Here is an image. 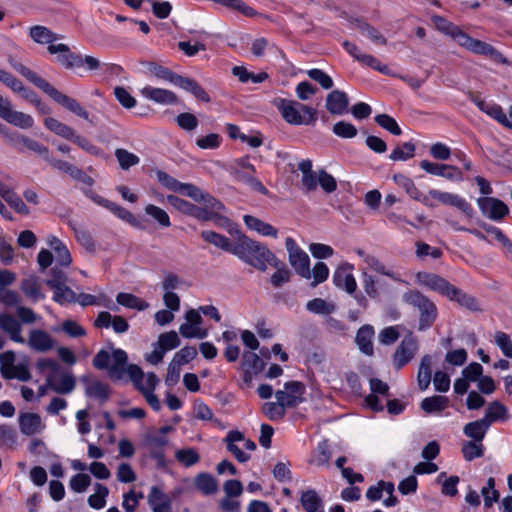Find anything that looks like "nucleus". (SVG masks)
Returning a JSON list of instances; mask_svg holds the SVG:
<instances>
[{"instance_id":"1","label":"nucleus","mask_w":512,"mask_h":512,"mask_svg":"<svg viewBox=\"0 0 512 512\" xmlns=\"http://www.w3.org/2000/svg\"><path fill=\"white\" fill-rule=\"evenodd\" d=\"M9 64L12 68L18 72L20 75L25 77L29 82L35 85L37 88L42 90L45 94H47L51 99H53L58 104L65 107L70 112L75 115L88 120L89 114L88 112L81 106V104L74 98H71L60 91H58L54 86H52L47 80L39 76L36 72L32 71L27 66L18 62L14 58L9 59Z\"/></svg>"},{"instance_id":"2","label":"nucleus","mask_w":512,"mask_h":512,"mask_svg":"<svg viewBox=\"0 0 512 512\" xmlns=\"http://www.w3.org/2000/svg\"><path fill=\"white\" fill-rule=\"evenodd\" d=\"M234 255L248 265L265 272L277 257L266 245L241 235L235 242Z\"/></svg>"},{"instance_id":"3","label":"nucleus","mask_w":512,"mask_h":512,"mask_svg":"<svg viewBox=\"0 0 512 512\" xmlns=\"http://www.w3.org/2000/svg\"><path fill=\"white\" fill-rule=\"evenodd\" d=\"M403 303L412 306L419 313L418 330L425 331L437 319L438 310L435 303L419 290H408L402 295Z\"/></svg>"},{"instance_id":"4","label":"nucleus","mask_w":512,"mask_h":512,"mask_svg":"<svg viewBox=\"0 0 512 512\" xmlns=\"http://www.w3.org/2000/svg\"><path fill=\"white\" fill-rule=\"evenodd\" d=\"M127 353L120 349H114L112 356L106 350H100L93 359L95 368L108 370V375L112 380H121L127 374Z\"/></svg>"},{"instance_id":"5","label":"nucleus","mask_w":512,"mask_h":512,"mask_svg":"<svg viewBox=\"0 0 512 512\" xmlns=\"http://www.w3.org/2000/svg\"><path fill=\"white\" fill-rule=\"evenodd\" d=\"M277 108L285 121L292 125H313L317 120V111L298 101L280 99Z\"/></svg>"},{"instance_id":"6","label":"nucleus","mask_w":512,"mask_h":512,"mask_svg":"<svg viewBox=\"0 0 512 512\" xmlns=\"http://www.w3.org/2000/svg\"><path fill=\"white\" fill-rule=\"evenodd\" d=\"M285 247L288 252V260L294 271L302 278H311L310 258L291 237L286 238Z\"/></svg>"},{"instance_id":"7","label":"nucleus","mask_w":512,"mask_h":512,"mask_svg":"<svg viewBox=\"0 0 512 512\" xmlns=\"http://www.w3.org/2000/svg\"><path fill=\"white\" fill-rule=\"evenodd\" d=\"M0 118L21 129H29L34 125L30 115L14 111L11 102L2 96H0Z\"/></svg>"},{"instance_id":"8","label":"nucleus","mask_w":512,"mask_h":512,"mask_svg":"<svg viewBox=\"0 0 512 512\" xmlns=\"http://www.w3.org/2000/svg\"><path fill=\"white\" fill-rule=\"evenodd\" d=\"M416 283L429 290L438 292L439 294L449 297L454 287L450 282L435 273L418 272L415 276Z\"/></svg>"},{"instance_id":"9","label":"nucleus","mask_w":512,"mask_h":512,"mask_svg":"<svg viewBox=\"0 0 512 512\" xmlns=\"http://www.w3.org/2000/svg\"><path fill=\"white\" fill-rule=\"evenodd\" d=\"M418 350L417 339L412 335H406L393 355L394 367L399 370L410 362Z\"/></svg>"},{"instance_id":"10","label":"nucleus","mask_w":512,"mask_h":512,"mask_svg":"<svg viewBox=\"0 0 512 512\" xmlns=\"http://www.w3.org/2000/svg\"><path fill=\"white\" fill-rule=\"evenodd\" d=\"M285 390L275 393L276 399L282 401L286 407L294 408L304 401L305 386L298 381H289L284 385Z\"/></svg>"},{"instance_id":"11","label":"nucleus","mask_w":512,"mask_h":512,"mask_svg":"<svg viewBox=\"0 0 512 512\" xmlns=\"http://www.w3.org/2000/svg\"><path fill=\"white\" fill-rule=\"evenodd\" d=\"M477 204L483 215L494 221L502 220L509 213L508 206L494 197H481Z\"/></svg>"},{"instance_id":"12","label":"nucleus","mask_w":512,"mask_h":512,"mask_svg":"<svg viewBox=\"0 0 512 512\" xmlns=\"http://www.w3.org/2000/svg\"><path fill=\"white\" fill-rule=\"evenodd\" d=\"M127 374L135 387L144 395L147 403L152 407V409L155 411L160 410L161 404L158 397L153 393V391L150 392L144 387V373L142 369L135 364H130L127 367Z\"/></svg>"},{"instance_id":"13","label":"nucleus","mask_w":512,"mask_h":512,"mask_svg":"<svg viewBox=\"0 0 512 512\" xmlns=\"http://www.w3.org/2000/svg\"><path fill=\"white\" fill-rule=\"evenodd\" d=\"M168 203L176 208L178 211L193 216L201 221H210L213 220V214L208 212L207 209H202L182 198H179L175 195L167 196Z\"/></svg>"},{"instance_id":"14","label":"nucleus","mask_w":512,"mask_h":512,"mask_svg":"<svg viewBox=\"0 0 512 512\" xmlns=\"http://www.w3.org/2000/svg\"><path fill=\"white\" fill-rule=\"evenodd\" d=\"M80 380L84 385L87 397L98 399L101 403L106 402L110 398V387L108 384L92 375H84Z\"/></svg>"},{"instance_id":"15","label":"nucleus","mask_w":512,"mask_h":512,"mask_svg":"<svg viewBox=\"0 0 512 512\" xmlns=\"http://www.w3.org/2000/svg\"><path fill=\"white\" fill-rule=\"evenodd\" d=\"M47 50L50 54H57V61L66 69L82 66V55L72 52L66 44L48 45Z\"/></svg>"},{"instance_id":"16","label":"nucleus","mask_w":512,"mask_h":512,"mask_svg":"<svg viewBox=\"0 0 512 512\" xmlns=\"http://www.w3.org/2000/svg\"><path fill=\"white\" fill-rule=\"evenodd\" d=\"M427 197L429 199L430 198L436 199L443 204L454 206V207L458 208L461 212H463L465 215H467L469 217L472 216L473 209H472L471 205L464 198H462L456 194L442 192V191H439L436 189H431L428 192Z\"/></svg>"},{"instance_id":"17","label":"nucleus","mask_w":512,"mask_h":512,"mask_svg":"<svg viewBox=\"0 0 512 512\" xmlns=\"http://www.w3.org/2000/svg\"><path fill=\"white\" fill-rule=\"evenodd\" d=\"M420 167L429 174L441 176L449 180L461 181L463 179L462 172L455 166L422 160Z\"/></svg>"},{"instance_id":"18","label":"nucleus","mask_w":512,"mask_h":512,"mask_svg":"<svg viewBox=\"0 0 512 512\" xmlns=\"http://www.w3.org/2000/svg\"><path fill=\"white\" fill-rule=\"evenodd\" d=\"M352 266L344 264L338 267L333 274V282L338 288L344 289L347 293L352 294L356 291V280L351 273Z\"/></svg>"},{"instance_id":"19","label":"nucleus","mask_w":512,"mask_h":512,"mask_svg":"<svg viewBox=\"0 0 512 512\" xmlns=\"http://www.w3.org/2000/svg\"><path fill=\"white\" fill-rule=\"evenodd\" d=\"M140 92L143 97L158 104L173 105L178 102L177 95L170 90L146 86Z\"/></svg>"},{"instance_id":"20","label":"nucleus","mask_w":512,"mask_h":512,"mask_svg":"<svg viewBox=\"0 0 512 512\" xmlns=\"http://www.w3.org/2000/svg\"><path fill=\"white\" fill-rule=\"evenodd\" d=\"M393 180L395 183L403 188L406 193L414 200L422 202L424 205L428 207H434L435 205L429 201V198L423 195L419 189L416 187L412 179L403 175V174H395L393 176Z\"/></svg>"},{"instance_id":"21","label":"nucleus","mask_w":512,"mask_h":512,"mask_svg":"<svg viewBox=\"0 0 512 512\" xmlns=\"http://www.w3.org/2000/svg\"><path fill=\"white\" fill-rule=\"evenodd\" d=\"M349 99L345 92L333 90L326 97L325 107L334 115H342L347 111Z\"/></svg>"},{"instance_id":"22","label":"nucleus","mask_w":512,"mask_h":512,"mask_svg":"<svg viewBox=\"0 0 512 512\" xmlns=\"http://www.w3.org/2000/svg\"><path fill=\"white\" fill-rule=\"evenodd\" d=\"M0 328L5 333L9 334L10 339L17 343H24L25 339L21 335L22 326L14 316L8 313L0 314Z\"/></svg>"},{"instance_id":"23","label":"nucleus","mask_w":512,"mask_h":512,"mask_svg":"<svg viewBox=\"0 0 512 512\" xmlns=\"http://www.w3.org/2000/svg\"><path fill=\"white\" fill-rule=\"evenodd\" d=\"M148 503L153 512H172L171 499L158 486H153L148 495Z\"/></svg>"},{"instance_id":"24","label":"nucleus","mask_w":512,"mask_h":512,"mask_svg":"<svg viewBox=\"0 0 512 512\" xmlns=\"http://www.w3.org/2000/svg\"><path fill=\"white\" fill-rule=\"evenodd\" d=\"M19 428L24 435L32 436L41 432L44 425L37 413L25 412L19 415Z\"/></svg>"},{"instance_id":"25","label":"nucleus","mask_w":512,"mask_h":512,"mask_svg":"<svg viewBox=\"0 0 512 512\" xmlns=\"http://www.w3.org/2000/svg\"><path fill=\"white\" fill-rule=\"evenodd\" d=\"M28 345L35 351L46 352L54 347V340L46 331L34 329L29 333Z\"/></svg>"},{"instance_id":"26","label":"nucleus","mask_w":512,"mask_h":512,"mask_svg":"<svg viewBox=\"0 0 512 512\" xmlns=\"http://www.w3.org/2000/svg\"><path fill=\"white\" fill-rule=\"evenodd\" d=\"M229 173L234 177V179L238 182L248 184L253 190L267 195L268 190L264 187V185L257 178L254 177L255 171L239 170L237 168H228Z\"/></svg>"},{"instance_id":"27","label":"nucleus","mask_w":512,"mask_h":512,"mask_svg":"<svg viewBox=\"0 0 512 512\" xmlns=\"http://www.w3.org/2000/svg\"><path fill=\"white\" fill-rule=\"evenodd\" d=\"M450 301L457 302L461 307L466 308L469 311L472 312H481L482 308L479 304L478 300L470 295L462 291L461 289L457 287H453L450 296L448 297Z\"/></svg>"},{"instance_id":"28","label":"nucleus","mask_w":512,"mask_h":512,"mask_svg":"<svg viewBox=\"0 0 512 512\" xmlns=\"http://www.w3.org/2000/svg\"><path fill=\"white\" fill-rule=\"evenodd\" d=\"M47 386L56 393L69 394L75 388V378L72 374L64 373L59 378L54 379L52 376L47 378Z\"/></svg>"},{"instance_id":"29","label":"nucleus","mask_w":512,"mask_h":512,"mask_svg":"<svg viewBox=\"0 0 512 512\" xmlns=\"http://www.w3.org/2000/svg\"><path fill=\"white\" fill-rule=\"evenodd\" d=\"M244 441V435L242 432L234 430L228 432L227 436L224 438V442L226 443L227 450L232 453L235 458L241 462H247L250 459V455L244 453L235 443Z\"/></svg>"},{"instance_id":"30","label":"nucleus","mask_w":512,"mask_h":512,"mask_svg":"<svg viewBox=\"0 0 512 512\" xmlns=\"http://www.w3.org/2000/svg\"><path fill=\"white\" fill-rule=\"evenodd\" d=\"M300 503L305 512H325L323 500L314 489L303 491L300 496Z\"/></svg>"},{"instance_id":"31","label":"nucleus","mask_w":512,"mask_h":512,"mask_svg":"<svg viewBox=\"0 0 512 512\" xmlns=\"http://www.w3.org/2000/svg\"><path fill=\"white\" fill-rule=\"evenodd\" d=\"M243 220L250 230L256 231L262 236H270L273 238H277L278 236V230L274 226L260 220L257 217L245 215Z\"/></svg>"},{"instance_id":"32","label":"nucleus","mask_w":512,"mask_h":512,"mask_svg":"<svg viewBox=\"0 0 512 512\" xmlns=\"http://www.w3.org/2000/svg\"><path fill=\"white\" fill-rule=\"evenodd\" d=\"M490 425L484 418L467 423L464 428V434L475 442H482Z\"/></svg>"},{"instance_id":"33","label":"nucleus","mask_w":512,"mask_h":512,"mask_svg":"<svg viewBox=\"0 0 512 512\" xmlns=\"http://www.w3.org/2000/svg\"><path fill=\"white\" fill-rule=\"evenodd\" d=\"M44 125L51 132L71 142L77 134V132L72 127L60 122L53 117L46 118L44 120Z\"/></svg>"},{"instance_id":"34","label":"nucleus","mask_w":512,"mask_h":512,"mask_svg":"<svg viewBox=\"0 0 512 512\" xmlns=\"http://www.w3.org/2000/svg\"><path fill=\"white\" fill-rule=\"evenodd\" d=\"M44 125L51 132L71 142L77 134V132L72 127L60 122L53 117L46 118L44 120Z\"/></svg>"},{"instance_id":"35","label":"nucleus","mask_w":512,"mask_h":512,"mask_svg":"<svg viewBox=\"0 0 512 512\" xmlns=\"http://www.w3.org/2000/svg\"><path fill=\"white\" fill-rule=\"evenodd\" d=\"M44 125L51 132L71 142L77 134V132L72 127L60 122L53 117L46 118L44 120Z\"/></svg>"},{"instance_id":"36","label":"nucleus","mask_w":512,"mask_h":512,"mask_svg":"<svg viewBox=\"0 0 512 512\" xmlns=\"http://www.w3.org/2000/svg\"><path fill=\"white\" fill-rule=\"evenodd\" d=\"M270 266L276 269L270 278V283L273 287L280 288L282 285L290 281L291 271L287 268L284 262L276 257L275 262H272Z\"/></svg>"},{"instance_id":"37","label":"nucleus","mask_w":512,"mask_h":512,"mask_svg":"<svg viewBox=\"0 0 512 512\" xmlns=\"http://www.w3.org/2000/svg\"><path fill=\"white\" fill-rule=\"evenodd\" d=\"M29 36L38 44L54 45L53 42L59 39V36L49 28L42 25H35L29 28Z\"/></svg>"},{"instance_id":"38","label":"nucleus","mask_w":512,"mask_h":512,"mask_svg":"<svg viewBox=\"0 0 512 512\" xmlns=\"http://www.w3.org/2000/svg\"><path fill=\"white\" fill-rule=\"evenodd\" d=\"M432 363V357L428 354L424 355L421 358L417 375L418 387L421 391L426 390L430 385L432 375Z\"/></svg>"},{"instance_id":"39","label":"nucleus","mask_w":512,"mask_h":512,"mask_svg":"<svg viewBox=\"0 0 512 512\" xmlns=\"http://www.w3.org/2000/svg\"><path fill=\"white\" fill-rule=\"evenodd\" d=\"M374 335L373 327L370 325L362 326L356 334V342L359 349L366 355L371 356L373 354L372 338Z\"/></svg>"},{"instance_id":"40","label":"nucleus","mask_w":512,"mask_h":512,"mask_svg":"<svg viewBox=\"0 0 512 512\" xmlns=\"http://www.w3.org/2000/svg\"><path fill=\"white\" fill-rule=\"evenodd\" d=\"M201 237L204 241L234 255L235 242L231 243L228 237L210 230L202 231Z\"/></svg>"},{"instance_id":"41","label":"nucleus","mask_w":512,"mask_h":512,"mask_svg":"<svg viewBox=\"0 0 512 512\" xmlns=\"http://www.w3.org/2000/svg\"><path fill=\"white\" fill-rule=\"evenodd\" d=\"M21 291L33 301H37L44 298V294L41 291V283L36 276H29L21 281Z\"/></svg>"},{"instance_id":"42","label":"nucleus","mask_w":512,"mask_h":512,"mask_svg":"<svg viewBox=\"0 0 512 512\" xmlns=\"http://www.w3.org/2000/svg\"><path fill=\"white\" fill-rule=\"evenodd\" d=\"M483 418L489 425L496 421H506L509 418L508 409L499 401L490 402Z\"/></svg>"},{"instance_id":"43","label":"nucleus","mask_w":512,"mask_h":512,"mask_svg":"<svg viewBox=\"0 0 512 512\" xmlns=\"http://www.w3.org/2000/svg\"><path fill=\"white\" fill-rule=\"evenodd\" d=\"M197 202L203 203L204 207L202 209H207L208 212L213 214V220L215 221H226L227 219L218 215V212L224 209L223 204L213 197L211 194L203 192L202 196L198 199Z\"/></svg>"},{"instance_id":"44","label":"nucleus","mask_w":512,"mask_h":512,"mask_svg":"<svg viewBox=\"0 0 512 512\" xmlns=\"http://www.w3.org/2000/svg\"><path fill=\"white\" fill-rule=\"evenodd\" d=\"M195 487L205 495L214 494L217 491V482L209 473H200L195 477Z\"/></svg>"},{"instance_id":"45","label":"nucleus","mask_w":512,"mask_h":512,"mask_svg":"<svg viewBox=\"0 0 512 512\" xmlns=\"http://www.w3.org/2000/svg\"><path fill=\"white\" fill-rule=\"evenodd\" d=\"M448 398L446 396L426 397L422 400L420 406L426 413L441 412L448 406Z\"/></svg>"},{"instance_id":"46","label":"nucleus","mask_w":512,"mask_h":512,"mask_svg":"<svg viewBox=\"0 0 512 512\" xmlns=\"http://www.w3.org/2000/svg\"><path fill=\"white\" fill-rule=\"evenodd\" d=\"M145 65L147 70L156 78L175 84L179 74L174 73L171 69L156 62H147Z\"/></svg>"},{"instance_id":"47","label":"nucleus","mask_w":512,"mask_h":512,"mask_svg":"<svg viewBox=\"0 0 512 512\" xmlns=\"http://www.w3.org/2000/svg\"><path fill=\"white\" fill-rule=\"evenodd\" d=\"M331 459V452L327 441L319 443L315 451L311 454L309 463L317 467L324 466L329 463Z\"/></svg>"},{"instance_id":"48","label":"nucleus","mask_w":512,"mask_h":512,"mask_svg":"<svg viewBox=\"0 0 512 512\" xmlns=\"http://www.w3.org/2000/svg\"><path fill=\"white\" fill-rule=\"evenodd\" d=\"M116 301L120 305L139 311L145 310L149 306L147 302L130 293H119Z\"/></svg>"},{"instance_id":"49","label":"nucleus","mask_w":512,"mask_h":512,"mask_svg":"<svg viewBox=\"0 0 512 512\" xmlns=\"http://www.w3.org/2000/svg\"><path fill=\"white\" fill-rule=\"evenodd\" d=\"M265 367L264 361L254 352H244L242 355L241 368L260 373Z\"/></svg>"},{"instance_id":"50","label":"nucleus","mask_w":512,"mask_h":512,"mask_svg":"<svg viewBox=\"0 0 512 512\" xmlns=\"http://www.w3.org/2000/svg\"><path fill=\"white\" fill-rule=\"evenodd\" d=\"M175 459L185 467H191L200 460L199 453L195 448H183L175 452Z\"/></svg>"},{"instance_id":"51","label":"nucleus","mask_w":512,"mask_h":512,"mask_svg":"<svg viewBox=\"0 0 512 512\" xmlns=\"http://www.w3.org/2000/svg\"><path fill=\"white\" fill-rule=\"evenodd\" d=\"M285 404L282 401L266 402L262 406V412L272 421L280 420L285 416Z\"/></svg>"},{"instance_id":"52","label":"nucleus","mask_w":512,"mask_h":512,"mask_svg":"<svg viewBox=\"0 0 512 512\" xmlns=\"http://www.w3.org/2000/svg\"><path fill=\"white\" fill-rule=\"evenodd\" d=\"M468 50L476 54L489 56L493 59H497L499 56H501V54L493 46L478 39H472Z\"/></svg>"},{"instance_id":"53","label":"nucleus","mask_w":512,"mask_h":512,"mask_svg":"<svg viewBox=\"0 0 512 512\" xmlns=\"http://www.w3.org/2000/svg\"><path fill=\"white\" fill-rule=\"evenodd\" d=\"M415 155V145L411 142H406L402 146L396 147L389 158L392 161H406L413 158Z\"/></svg>"},{"instance_id":"54","label":"nucleus","mask_w":512,"mask_h":512,"mask_svg":"<svg viewBox=\"0 0 512 512\" xmlns=\"http://www.w3.org/2000/svg\"><path fill=\"white\" fill-rule=\"evenodd\" d=\"M96 493L88 497V504L94 509H101L105 506L109 490L106 486L97 483L95 485Z\"/></svg>"},{"instance_id":"55","label":"nucleus","mask_w":512,"mask_h":512,"mask_svg":"<svg viewBox=\"0 0 512 512\" xmlns=\"http://www.w3.org/2000/svg\"><path fill=\"white\" fill-rule=\"evenodd\" d=\"M145 212L157 221L161 227H169L171 225L169 215L162 208L153 204H148L145 207Z\"/></svg>"},{"instance_id":"56","label":"nucleus","mask_w":512,"mask_h":512,"mask_svg":"<svg viewBox=\"0 0 512 512\" xmlns=\"http://www.w3.org/2000/svg\"><path fill=\"white\" fill-rule=\"evenodd\" d=\"M365 262L372 270L380 274L386 275L393 279L394 281L406 283L405 281L401 280L395 273H393L390 270H387L385 265L382 262H380L375 256L366 255Z\"/></svg>"},{"instance_id":"57","label":"nucleus","mask_w":512,"mask_h":512,"mask_svg":"<svg viewBox=\"0 0 512 512\" xmlns=\"http://www.w3.org/2000/svg\"><path fill=\"white\" fill-rule=\"evenodd\" d=\"M157 345L166 352L177 348L180 345V339L175 331L165 332L159 335Z\"/></svg>"},{"instance_id":"58","label":"nucleus","mask_w":512,"mask_h":512,"mask_svg":"<svg viewBox=\"0 0 512 512\" xmlns=\"http://www.w3.org/2000/svg\"><path fill=\"white\" fill-rule=\"evenodd\" d=\"M481 494L484 498V505L491 507L494 502L499 500V492L495 489V479L493 477L488 478L487 485L481 490Z\"/></svg>"},{"instance_id":"59","label":"nucleus","mask_w":512,"mask_h":512,"mask_svg":"<svg viewBox=\"0 0 512 512\" xmlns=\"http://www.w3.org/2000/svg\"><path fill=\"white\" fill-rule=\"evenodd\" d=\"M306 309L312 313L329 315L334 311V305L321 298H315L307 302Z\"/></svg>"},{"instance_id":"60","label":"nucleus","mask_w":512,"mask_h":512,"mask_svg":"<svg viewBox=\"0 0 512 512\" xmlns=\"http://www.w3.org/2000/svg\"><path fill=\"white\" fill-rule=\"evenodd\" d=\"M115 157L117 158L119 165L123 170H127L131 166L137 165L139 163V157L133 153H130L126 149H116Z\"/></svg>"},{"instance_id":"61","label":"nucleus","mask_w":512,"mask_h":512,"mask_svg":"<svg viewBox=\"0 0 512 512\" xmlns=\"http://www.w3.org/2000/svg\"><path fill=\"white\" fill-rule=\"evenodd\" d=\"M462 453L467 461L482 457L484 453L483 445L481 442H475L474 440L465 442L462 447Z\"/></svg>"},{"instance_id":"62","label":"nucleus","mask_w":512,"mask_h":512,"mask_svg":"<svg viewBox=\"0 0 512 512\" xmlns=\"http://www.w3.org/2000/svg\"><path fill=\"white\" fill-rule=\"evenodd\" d=\"M54 290V301L63 304V303H74L76 302L77 294L69 288L66 284L59 286Z\"/></svg>"},{"instance_id":"63","label":"nucleus","mask_w":512,"mask_h":512,"mask_svg":"<svg viewBox=\"0 0 512 512\" xmlns=\"http://www.w3.org/2000/svg\"><path fill=\"white\" fill-rule=\"evenodd\" d=\"M375 122L393 135H400L402 133L395 119L387 114L377 115L375 117Z\"/></svg>"},{"instance_id":"64","label":"nucleus","mask_w":512,"mask_h":512,"mask_svg":"<svg viewBox=\"0 0 512 512\" xmlns=\"http://www.w3.org/2000/svg\"><path fill=\"white\" fill-rule=\"evenodd\" d=\"M307 74L310 79L319 83L323 89L328 90V89L332 88L334 85L332 78L327 73L322 71L321 69H317V68L310 69V70H308Z\"/></svg>"}]
</instances>
